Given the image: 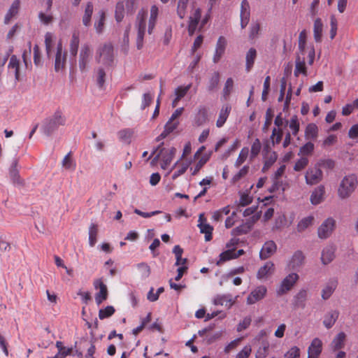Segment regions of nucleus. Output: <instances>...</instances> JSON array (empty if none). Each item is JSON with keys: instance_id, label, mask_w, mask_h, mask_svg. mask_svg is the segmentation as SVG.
Instances as JSON below:
<instances>
[{"instance_id": "1", "label": "nucleus", "mask_w": 358, "mask_h": 358, "mask_svg": "<svg viewBox=\"0 0 358 358\" xmlns=\"http://www.w3.org/2000/svg\"><path fill=\"white\" fill-rule=\"evenodd\" d=\"M66 121V119L62 112L57 109L52 116L43 120L41 131L46 136H50L58 129L59 126L65 125Z\"/></svg>"}, {"instance_id": "2", "label": "nucleus", "mask_w": 358, "mask_h": 358, "mask_svg": "<svg viewBox=\"0 0 358 358\" xmlns=\"http://www.w3.org/2000/svg\"><path fill=\"white\" fill-rule=\"evenodd\" d=\"M357 185L358 180L356 174L352 173L345 176L341 180L338 189L339 197L341 199L348 198L355 190Z\"/></svg>"}, {"instance_id": "3", "label": "nucleus", "mask_w": 358, "mask_h": 358, "mask_svg": "<svg viewBox=\"0 0 358 358\" xmlns=\"http://www.w3.org/2000/svg\"><path fill=\"white\" fill-rule=\"evenodd\" d=\"M101 57L103 58L102 64L106 67L113 66L114 63V48L112 43H104L97 49L95 57L96 61L99 63Z\"/></svg>"}, {"instance_id": "4", "label": "nucleus", "mask_w": 358, "mask_h": 358, "mask_svg": "<svg viewBox=\"0 0 358 358\" xmlns=\"http://www.w3.org/2000/svg\"><path fill=\"white\" fill-rule=\"evenodd\" d=\"M323 178V172L315 164L312 168H308L305 174L307 185H313L319 183Z\"/></svg>"}, {"instance_id": "5", "label": "nucleus", "mask_w": 358, "mask_h": 358, "mask_svg": "<svg viewBox=\"0 0 358 358\" xmlns=\"http://www.w3.org/2000/svg\"><path fill=\"white\" fill-rule=\"evenodd\" d=\"M92 56L91 48L89 44H84L80 49L79 54L78 66L82 73L87 71V65Z\"/></svg>"}, {"instance_id": "6", "label": "nucleus", "mask_w": 358, "mask_h": 358, "mask_svg": "<svg viewBox=\"0 0 358 358\" xmlns=\"http://www.w3.org/2000/svg\"><path fill=\"white\" fill-rule=\"evenodd\" d=\"M18 161L15 159L9 168V177L13 185L18 188L24 187L25 182L20 176V171L17 168Z\"/></svg>"}, {"instance_id": "7", "label": "nucleus", "mask_w": 358, "mask_h": 358, "mask_svg": "<svg viewBox=\"0 0 358 358\" xmlns=\"http://www.w3.org/2000/svg\"><path fill=\"white\" fill-rule=\"evenodd\" d=\"M336 227V221L332 217L326 219L317 229L319 238L326 239L332 234Z\"/></svg>"}, {"instance_id": "8", "label": "nucleus", "mask_w": 358, "mask_h": 358, "mask_svg": "<svg viewBox=\"0 0 358 358\" xmlns=\"http://www.w3.org/2000/svg\"><path fill=\"white\" fill-rule=\"evenodd\" d=\"M299 279V275L296 273H291L282 281L280 287L278 289V295H282L289 291Z\"/></svg>"}, {"instance_id": "9", "label": "nucleus", "mask_w": 358, "mask_h": 358, "mask_svg": "<svg viewBox=\"0 0 358 358\" xmlns=\"http://www.w3.org/2000/svg\"><path fill=\"white\" fill-rule=\"evenodd\" d=\"M267 289L264 285H260L252 290L247 297V303L252 305L262 300L266 296Z\"/></svg>"}, {"instance_id": "10", "label": "nucleus", "mask_w": 358, "mask_h": 358, "mask_svg": "<svg viewBox=\"0 0 358 358\" xmlns=\"http://www.w3.org/2000/svg\"><path fill=\"white\" fill-rule=\"evenodd\" d=\"M277 249V245L273 241H266L259 252V258L265 260L273 255Z\"/></svg>"}, {"instance_id": "11", "label": "nucleus", "mask_w": 358, "mask_h": 358, "mask_svg": "<svg viewBox=\"0 0 358 358\" xmlns=\"http://www.w3.org/2000/svg\"><path fill=\"white\" fill-rule=\"evenodd\" d=\"M322 350V343L318 338H314L308 350V358H318Z\"/></svg>"}, {"instance_id": "12", "label": "nucleus", "mask_w": 358, "mask_h": 358, "mask_svg": "<svg viewBox=\"0 0 358 358\" xmlns=\"http://www.w3.org/2000/svg\"><path fill=\"white\" fill-rule=\"evenodd\" d=\"M201 10L198 8L195 10L194 16L189 17V24L187 27L188 34L192 36L194 34L196 29L198 27V24L201 20Z\"/></svg>"}, {"instance_id": "13", "label": "nucleus", "mask_w": 358, "mask_h": 358, "mask_svg": "<svg viewBox=\"0 0 358 358\" xmlns=\"http://www.w3.org/2000/svg\"><path fill=\"white\" fill-rule=\"evenodd\" d=\"M336 248L331 245L323 248L321 254V262L323 265H327L331 263L336 257L335 252Z\"/></svg>"}, {"instance_id": "14", "label": "nucleus", "mask_w": 358, "mask_h": 358, "mask_svg": "<svg viewBox=\"0 0 358 358\" xmlns=\"http://www.w3.org/2000/svg\"><path fill=\"white\" fill-rule=\"evenodd\" d=\"M227 46V40L224 36H220L216 43L215 51L213 55V61L217 63L224 53Z\"/></svg>"}, {"instance_id": "15", "label": "nucleus", "mask_w": 358, "mask_h": 358, "mask_svg": "<svg viewBox=\"0 0 358 358\" xmlns=\"http://www.w3.org/2000/svg\"><path fill=\"white\" fill-rule=\"evenodd\" d=\"M325 194V188L323 185H319L317 187H316L311 193L310 201V203L314 205L317 206L320 203H321L324 200V195Z\"/></svg>"}, {"instance_id": "16", "label": "nucleus", "mask_w": 358, "mask_h": 358, "mask_svg": "<svg viewBox=\"0 0 358 358\" xmlns=\"http://www.w3.org/2000/svg\"><path fill=\"white\" fill-rule=\"evenodd\" d=\"M307 299V289H301L293 298L292 305L294 308H304Z\"/></svg>"}, {"instance_id": "17", "label": "nucleus", "mask_w": 358, "mask_h": 358, "mask_svg": "<svg viewBox=\"0 0 358 358\" xmlns=\"http://www.w3.org/2000/svg\"><path fill=\"white\" fill-rule=\"evenodd\" d=\"M20 65V59L17 57V56L15 55H11L10 57L9 63L8 64V68L15 69L14 74L15 82H20L22 80Z\"/></svg>"}, {"instance_id": "18", "label": "nucleus", "mask_w": 358, "mask_h": 358, "mask_svg": "<svg viewBox=\"0 0 358 358\" xmlns=\"http://www.w3.org/2000/svg\"><path fill=\"white\" fill-rule=\"evenodd\" d=\"M220 80V73L219 71H214L209 78L206 90L209 93L214 92L218 89Z\"/></svg>"}, {"instance_id": "19", "label": "nucleus", "mask_w": 358, "mask_h": 358, "mask_svg": "<svg viewBox=\"0 0 358 358\" xmlns=\"http://www.w3.org/2000/svg\"><path fill=\"white\" fill-rule=\"evenodd\" d=\"M338 285V280L335 278L329 280L327 285L322 290V298L327 300L330 298Z\"/></svg>"}, {"instance_id": "20", "label": "nucleus", "mask_w": 358, "mask_h": 358, "mask_svg": "<svg viewBox=\"0 0 358 358\" xmlns=\"http://www.w3.org/2000/svg\"><path fill=\"white\" fill-rule=\"evenodd\" d=\"M304 259L305 256L303 252L301 250H297L293 254L289 261V266L292 269L296 270L303 264Z\"/></svg>"}, {"instance_id": "21", "label": "nucleus", "mask_w": 358, "mask_h": 358, "mask_svg": "<svg viewBox=\"0 0 358 358\" xmlns=\"http://www.w3.org/2000/svg\"><path fill=\"white\" fill-rule=\"evenodd\" d=\"M20 6V0H14L4 17V24L9 23L10 20L19 12Z\"/></svg>"}, {"instance_id": "22", "label": "nucleus", "mask_w": 358, "mask_h": 358, "mask_svg": "<svg viewBox=\"0 0 358 358\" xmlns=\"http://www.w3.org/2000/svg\"><path fill=\"white\" fill-rule=\"evenodd\" d=\"M179 125V122H174L173 124L166 122L164 127V131L155 138V141L159 142L165 138L168 135L172 133Z\"/></svg>"}, {"instance_id": "23", "label": "nucleus", "mask_w": 358, "mask_h": 358, "mask_svg": "<svg viewBox=\"0 0 358 358\" xmlns=\"http://www.w3.org/2000/svg\"><path fill=\"white\" fill-rule=\"evenodd\" d=\"M323 23L320 17L315 19L313 25V37L316 43L322 41Z\"/></svg>"}, {"instance_id": "24", "label": "nucleus", "mask_w": 358, "mask_h": 358, "mask_svg": "<svg viewBox=\"0 0 358 358\" xmlns=\"http://www.w3.org/2000/svg\"><path fill=\"white\" fill-rule=\"evenodd\" d=\"M208 120V111L205 106H201L194 117V122L197 126H201Z\"/></svg>"}, {"instance_id": "25", "label": "nucleus", "mask_w": 358, "mask_h": 358, "mask_svg": "<svg viewBox=\"0 0 358 358\" xmlns=\"http://www.w3.org/2000/svg\"><path fill=\"white\" fill-rule=\"evenodd\" d=\"M56 347L58 349V352L50 358H65L68 355H71L72 347H64L62 341H57Z\"/></svg>"}, {"instance_id": "26", "label": "nucleus", "mask_w": 358, "mask_h": 358, "mask_svg": "<svg viewBox=\"0 0 358 358\" xmlns=\"http://www.w3.org/2000/svg\"><path fill=\"white\" fill-rule=\"evenodd\" d=\"M339 315V313L337 310H332L328 313L324 319L323 324L327 329L331 328L335 324Z\"/></svg>"}, {"instance_id": "27", "label": "nucleus", "mask_w": 358, "mask_h": 358, "mask_svg": "<svg viewBox=\"0 0 358 358\" xmlns=\"http://www.w3.org/2000/svg\"><path fill=\"white\" fill-rule=\"evenodd\" d=\"M257 57V50L254 48H250L249 50L246 53V63H245V70L247 72H249L252 68L255 59Z\"/></svg>"}, {"instance_id": "28", "label": "nucleus", "mask_w": 358, "mask_h": 358, "mask_svg": "<svg viewBox=\"0 0 358 358\" xmlns=\"http://www.w3.org/2000/svg\"><path fill=\"white\" fill-rule=\"evenodd\" d=\"M197 227L201 234H205V241H210L213 239V227L208 223H198Z\"/></svg>"}, {"instance_id": "29", "label": "nucleus", "mask_w": 358, "mask_h": 358, "mask_svg": "<svg viewBox=\"0 0 358 358\" xmlns=\"http://www.w3.org/2000/svg\"><path fill=\"white\" fill-rule=\"evenodd\" d=\"M346 335L344 332L341 331L337 334L331 342V347L334 351L341 350L344 347V341Z\"/></svg>"}, {"instance_id": "30", "label": "nucleus", "mask_w": 358, "mask_h": 358, "mask_svg": "<svg viewBox=\"0 0 358 358\" xmlns=\"http://www.w3.org/2000/svg\"><path fill=\"white\" fill-rule=\"evenodd\" d=\"M252 228L249 224V222L243 223L242 224L235 227L231 230L232 236H241L249 233Z\"/></svg>"}, {"instance_id": "31", "label": "nucleus", "mask_w": 358, "mask_h": 358, "mask_svg": "<svg viewBox=\"0 0 358 358\" xmlns=\"http://www.w3.org/2000/svg\"><path fill=\"white\" fill-rule=\"evenodd\" d=\"M93 13V4L89 1L85 9V13L83 16V24L85 27H89L91 24V18Z\"/></svg>"}, {"instance_id": "32", "label": "nucleus", "mask_w": 358, "mask_h": 358, "mask_svg": "<svg viewBox=\"0 0 358 358\" xmlns=\"http://www.w3.org/2000/svg\"><path fill=\"white\" fill-rule=\"evenodd\" d=\"M158 11H159L158 8L155 5L152 6L151 7L150 16V19H149L148 29V32L149 34H152V30L155 26L156 20H157V17L158 15Z\"/></svg>"}, {"instance_id": "33", "label": "nucleus", "mask_w": 358, "mask_h": 358, "mask_svg": "<svg viewBox=\"0 0 358 358\" xmlns=\"http://www.w3.org/2000/svg\"><path fill=\"white\" fill-rule=\"evenodd\" d=\"M231 109V107L228 104L226 106L224 109V108H222L219 117L216 122V126L217 127H222L224 125L228 118Z\"/></svg>"}, {"instance_id": "34", "label": "nucleus", "mask_w": 358, "mask_h": 358, "mask_svg": "<svg viewBox=\"0 0 358 358\" xmlns=\"http://www.w3.org/2000/svg\"><path fill=\"white\" fill-rule=\"evenodd\" d=\"M318 135V127L315 123H309L305 130L306 139H315Z\"/></svg>"}, {"instance_id": "35", "label": "nucleus", "mask_w": 358, "mask_h": 358, "mask_svg": "<svg viewBox=\"0 0 358 358\" xmlns=\"http://www.w3.org/2000/svg\"><path fill=\"white\" fill-rule=\"evenodd\" d=\"M98 234V225L91 223L89 227V245L94 247L96 243V237Z\"/></svg>"}, {"instance_id": "36", "label": "nucleus", "mask_w": 358, "mask_h": 358, "mask_svg": "<svg viewBox=\"0 0 358 358\" xmlns=\"http://www.w3.org/2000/svg\"><path fill=\"white\" fill-rule=\"evenodd\" d=\"M224 302H226V306H228L229 308L231 307L233 303H234L231 297V295H217L214 299V304L216 306H222Z\"/></svg>"}, {"instance_id": "37", "label": "nucleus", "mask_w": 358, "mask_h": 358, "mask_svg": "<svg viewBox=\"0 0 358 358\" xmlns=\"http://www.w3.org/2000/svg\"><path fill=\"white\" fill-rule=\"evenodd\" d=\"M271 268H274V264L271 262H267L263 266L260 267L257 273L258 279L265 278L270 272Z\"/></svg>"}, {"instance_id": "38", "label": "nucleus", "mask_w": 358, "mask_h": 358, "mask_svg": "<svg viewBox=\"0 0 358 358\" xmlns=\"http://www.w3.org/2000/svg\"><path fill=\"white\" fill-rule=\"evenodd\" d=\"M124 17V1H120L116 3L115 10V18L117 23L122 21Z\"/></svg>"}, {"instance_id": "39", "label": "nucleus", "mask_w": 358, "mask_h": 358, "mask_svg": "<svg viewBox=\"0 0 358 358\" xmlns=\"http://www.w3.org/2000/svg\"><path fill=\"white\" fill-rule=\"evenodd\" d=\"M278 154L275 151H272L270 157L266 159L264 162V166L262 169V173H266L277 161Z\"/></svg>"}, {"instance_id": "40", "label": "nucleus", "mask_w": 358, "mask_h": 358, "mask_svg": "<svg viewBox=\"0 0 358 358\" xmlns=\"http://www.w3.org/2000/svg\"><path fill=\"white\" fill-rule=\"evenodd\" d=\"M283 132L280 128L276 129L274 127L272 130V134L270 137L272 145L274 146L276 144H279L282 138Z\"/></svg>"}, {"instance_id": "41", "label": "nucleus", "mask_w": 358, "mask_h": 358, "mask_svg": "<svg viewBox=\"0 0 358 358\" xmlns=\"http://www.w3.org/2000/svg\"><path fill=\"white\" fill-rule=\"evenodd\" d=\"M106 72L103 68L99 67L96 71V85L99 89H103L106 82Z\"/></svg>"}, {"instance_id": "42", "label": "nucleus", "mask_w": 358, "mask_h": 358, "mask_svg": "<svg viewBox=\"0 0 358 358\" xmlns=\"http://www.w3.org/2000/svg\"><path fill=\"white\" fill-rule=\"evenodd\" d=\"M210 155L211 152L209 154H205L200 158L199 162L196 164L194 171L192 173L193 176L196 175L200 169L209 161Z\"/></svg>"}, {"instance_id": "43", "label": "nucleus", "mask_w": 358, "mask_h": 358, "mask_svg": "<svg viewBox=\"0 0 358 358\" xmlns=\"http://www.w3.org/2000/svg\"><path fill=\"white\" fill-rule=\"evenodd\" d=\"M262 149V144L259 138H255L251 145L250 160L254 159L258 156Z\"/></svg>"}, {"instance_id": "44", "label": "nucleus", "mask_w": 358, "mask_h": 358, "mask_svg": "<svg viewBox=\"0 0 358 358\" xmlns=\"http://www.w3.org/2000/svg\"><path fill=\"white\" fill-rule=\"evenodd\" d=\"M314 220L313 216H308L303 217L297 224V230L299 232H302L309 227Z\"/></svg>"}, {"instance_id": "45", "label": "nucleus", "mask_w": 358, "mask_h": 358, "mask_svg": "<svg viewBox=\"0 0 358 358\" xmlns=\"http://www.w3.org/2000/svg\"><path fill=\"white\" fill-rule=\"evenodd\" d=\"M317 166L321 168H324L329 170H332L334 169L336 162L332 159H320L316 162Z\"/></svg>"}, {"instance_id": "46", "label": "nucleus", "mask_w": 358, "mask_h": 358, "mask_svg": "<svg viewBox=\"0 0 358 358\" xmlns=\"http://www.w3.org/2000/svg\"><path fill=\"white\" fill-rule=\"evenodd\" d=\"M115 312V309L113 306H107L104 308H101L99 311V318L104 320L112 316Z\"/></svg>"}, {"instance_id": "47", "label": "nucleus", "mask_w": 358, "mask_h": 358, "mask_svg": "<svg viewBox=\"0 0 358 358\" xmlns=\"http://www.w3.org/2000/svg\"><path fill=\"white\" fill-rule=\"evenodd\" d=\"M80 39L78 36L73 34L70 42V53L73 57H76L79 47Z\"/></svg>"}, {"instance_id": "48", "label": "nucleus", "mask_w": 358, "mask_h": 358, "mask_svg": "<svg viewBox=\"0 0 358 358\" xmlns=\"http://www.w3.org/2000/svg\"><path fill=\"white\" fill-rule=\"evenodd\" d=\"M269 348V343L266 340L262 341V346L257 350L255 358H265Z\"/></svg>"}, {"instance_id": "49", "label": "nucleus", "mask_w": 358, "mask_h": 358, "mask_svg": "<svg viewBox=\"0 0 358 358\" xmlns=\"http://www.w3.org/2000/svg\"><path fill=\"white\" fill-rule=\"evenodd\" d=\"M189 0H178L177 6V14L180 19H183L185 13L187 3Z\"/></svg>"}, {"instance_id": "50", "label": "nucleus", "mask_w": 358, "mask_h": 358, "mask_svg": "<svg viewBox=\"0 0 358 358\" xmlns=\"http://www.w3.org/2000/svg\"><path fill=\"white\" fill-rule=\"evenodd\" d=\"M34 50V63L36 66H42V55L39 46L36 44L33 48Z\"/></svg>"}, {"instance_id": "51", "label": "nucleus", "mask_w": 358, "mask_h": 358, "mask_svg": "<svg viewBox=\"0 0 358 358\" xmlns=\"http://www.w3.org/2000/svg\"><path fill=\"white\" fill-rule=\"evenodd\" d=\"M99 20L94 23V27L98 34H101L103 31L104 22L106 19V14L103 10H100L99 12Z\"/></svg>"}, {"instance_id": "52", "label": "nucleus", "mask_w": 358, "mask_h": 358, "mask_svg": "<svg viewBox=\"0 0 358 358\" xmlns=\"http://www.w3.org/2000/svg\"><path fill=\"white\" fill-rule=\"evenodd\" d=\"M240 200L239 205L242 207L250 205L252 202V197L249 195L248 191L245 192H239Z\"/></svg>"}, {"instance_id": "53", "label": "nucleus", "mask_w": 358, "mask_h": 358, "mask_svg": "<svg viewBox=\"0 0 358 358\" xmlns=\"http://www.w3.org/2000/svg\"><path fill=\"white\" fill-rule=\"evenodd\" d=\"M232 250L227 249V250L223 251L219 255V260L216 262L217 266H220L222 263L231 260L232 259Z\"/></svg>"}, {"instance_id": "54", "label": "nucleus", "mask_w": 358, "mask_h": 358, "mask_svg": "<svg viewBox=\"0 0 358 358\" xmlns=\"http://www.w3.org/2000/svg\"><path fill=\"white\" fill-rule=\"evenodd\" d=\"M248 171H249V166H248V165L243 166L240 169V171L232 177L231 181V183L232 184L236 183L242 178H243L245 176H246L248 174Z\"/></svg>"}, {"instance_id": "55", "label": "nucleus", "mask_w": 358, "mask_h": 358, "mask_svg": "<svg viewBox=\"0 0 358 358\" xmlns=\"http://www.w3.org/2000/svg\"><path fill=\"white\" fill-rule=\"evenodd\" d=\"M249 153V149L247 147H244L241 150L239 155L235 162V166L239 167L247 159Z\"/></svg>"}, {"instance_id": "56", "label": "nucleus", "mask_w": 358, "mask_h": 358, "mask_svg": "<svg viewBox=\"0 0 358 358\" xmlns=\"http://www.w3.org/2000/svg\"><path fill=\"white\" fill-rule=\"evenodd\" d=\"M289 127L292 131V135L296 136L298 134L300 128L297 115H294L292 117L289 122Z\"/></svg>"}, {"instance_id": "57", "label": "nucleus", "mask_w": 358, "mask_h": 358, "mask_svg": "<svg viewBox=\"0 0 358 358\" xmlns=\"http://www.w3.org/2000/svg\"><path fill=\"white\" fill-rule=\"evenodd\" d=\"M138 269L140 270L142 278H147L151 273L150 266L145 262H141L137 264Z\"/></svg>"}, {"instance_id": "58", "label": "nucleus", "mask_w": 358, "mask_h": 358, "mask_svg": "<svg viewBox=\"0 0 358 358\" xmlns=\"http://www.w3.org/2000/svg\"><path fill=\"white\" fill-rule=\"evenodd\" d=\"M191 84H189L187 86H178L175 90V95L176 96V99L180 100L182 98H183L189 90Z\"/></svg>"}, {"instance_id": "59", "label": "nucleus", "mask_w": 358, "mask_h": 358, "mask_svg": "<svg viewBox=\"0 0 358 358\" xmlns=\"http://www.w3.org/2000/svg\"><path fill=\"white\" fill-rule=\"evenodd\" d=\"M315 148L314 144L308 141L300 148L299 155L302 154L303 155H310L313 153Z\"/></svg>"}, {"instance_id": "60", "label": "nucleus", "mask_w": 358, "mask_h": 358, "mask_svg": "<svg viewBox=\"0 0 358 358\" xmlns=\"http://www.w3.org/2000/svg\"><path fill=\"white\" fill-rule=\"evenodd\" d=\"M108 296V288L101 289L95 294V301L99 306L103 301H106Z\"/></svg>"}, {"instance_id": "61", "label": "nucleus", "mask_w": 358, "mask_h": 358, "mask_svg": "<svg viewBox=\"0 0 358 358\" xmlns=\"http://www.w3.org/2000/svg\"><path fill=\"white\" fill-rule=\"evenodd\" d=\"M270 86H271V77L269 76H267L265 78L264 82V87H263V91L262 94V100L263 101H266L268 94L270 91Z\"/></svg>"}, {"instance_id": "62", "label": "nucleus", "mask_w": 358, "mask_h": 358, "mask_svg": "<svg viewBox=\"0 0 358 358\" xmlns=\"http://www.w3.org/2000/svg\"><path fill=\"white\" fill-rule=\"evenodd\" d=\"M71 152H69L64 158L62 161V164L64 167L66 169L74 170L76 169V163L70 157Z\"/></svg>"}, {"instance_id": "63", "label": "nucleus", "mask_w": 358, "mask_h": 358, "mask_svg": "<svg viewBox=\"0 0 358 358\" xmlns=\"http://www.w3.org/2000/svg\"><path fill=\"white\" fill-rule=\"evenodd\" d=\"M66 62V54L63 55H55V70L56 71H59L60 69H62L64 66Z\"/></svg>"}, {"instance_id": "64", "label": "nucleus", "mask_w": 358, "mask_h": 358, "mask_svg": "<svg viewBox=\"0 0 358 358\" xmlns=\"http://www.w3.org/2000/svg\"><path fill=\"white\" fill-rule=\"evenodd\" d=\"M308 158L301 157L296 162V163L294 166V170L295 171H301L303 169H305V167L308 165Z\"/></svg>"}]
</instances>
